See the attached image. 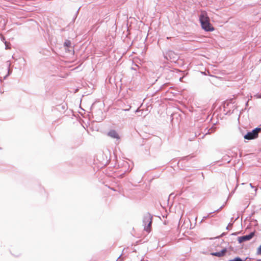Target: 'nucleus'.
Segmentation results:
<instances>
[{"mask_svg": "<svg viewBox=\"0 0 261 261\" xmlns=\"http://www.w3.org/2000/svg\"><path fill=\"white\" fill-rule=\"evenodd\" d=\"M199 21L202 28L207 32H211L214 30V27L210 22L209 17L205 12H201L199 16Z\"/></svg>", "mask_w": 261, "mask_h": 261, "instance_id": "1", "label": "nucleus"}, {"mask_svg": "<svg viewBox=\"0 0 261 261\" xmlns=\"http://www.w3.org/2000/svg\"><path fill=\"white\" fill-rule=\"evenodd\" d=\"M259 132H261V127H256L251 131L247 132L244 138L248 140L255 139L258 137Z\"/></svg>", "mask_w": 261, "mask_h": 261, "instance_id": "2", "label": "nucleus"}, {"mask_svg": "<svg viewBox=\"0 0 261 261\" xmlns=\"http://www.w3.org/2000/svg\"><path fill=\"white\" fill-rule=\"evenodd\" d=\"M152 216L149 213L145 214L143 217V223L144 226V229L149 232L152 224Z\"/></svg>", "mask_w": 261, "mask_h": 261, "instance_id": "3", "label": "nucleus"}, {"mask_svg": "<svg viewBox=\"0 0 261 261\" xmlns=\"http://www.w3.org/2000/svg\"><path fill=\"white\" fill-rule=\"evenodd\" d=\"M255 235L254 232H251L249 234L243 236L241 237H239L238 238V240L239 243H242L244 242H246L247 241L250 240Z\"/></svg>", "mask_w": 261, "mask_h": 261, "instance_id": "4", "label": "nucleus"}, {"mask_svg": "<svg viewBox=\"0 0 261 261\" xmlns=\"http://www.w3.org/2000/svg\"><path fill=\"white\" fill-rule=\"evenodd\" d=\"M108 136L110 137L116 139L117 140L120 139V137L118 133L114 129L110 130L107 134Z\"/></svg>", "mask_w": 261, "mask_h": 261, "instance_id": "5", "label": "nucleus"}, {"mask_svg": "<svg viewBox=\"0 0 261 261\" xmlns=\"http://www.w3.org/2000/svg\"><path fill=\"white\" fill-rule=\"evenodd\" d=\"M227 250L226 248H223L219 252H216L211 253V254L213 256H218V257H222L224 256L226 253Z\"/></svg>", "mask_w": 261, "mask_h": 261, "instance_id": "6", "label": "nucleus"}, {"mask_svg": "<svg viewBox=\"0 0 261 261\" xmlns=\"http://www.w3.org/2000/svg\"><path fill=\"white\" fill-rule=\"evenodd\" d=\"M64 46L67 47H71V43L69 40H66L64 43Z\"/></svg>", "mask_w": 261, "mask_h": 261, "instance_id": "7", "label": "nucleus"}, {"mask_svg": "<svg viewBox=\"0 0 261 261\" xmlns=\"http://www.w3.org/2000/svg\"><path fill=\"white\" fill-rule=\"evenodd\" d=\"M228 261H244V260L238 256L232 259L229 260Z\"/></svg>", "mask_w": 261, "mask_h": 261, "instance_id": "8", "label": "nucleus"}, {"mask_svg": "<svg viewBox=\"0 0 261 261\" xmlns=\"http://www.w3.org/2000/svg\"><path fill=\"white\" fill-rule=\"evenodd\" d=\"M215 131V128L211 127L210 129L208 130V132L206 134H211L214 133Z\"/></svg>", "mask_w": 261, "mask_h": 261, "instance_id": "9", "label": "nucleus"}, {"mask_svg": "<svg viewBox=\"0 0 261 261\" xmlns=\"http://www.w3.org/2000/svg\"><path fill=\"white\" fill-rule=\"evenodd\" d=\"M232 227V223H229L228 224V225L226 228L227 230H230V229H231Z\"/></svg>", "mask_w": 261, "mask_h": 261, "instance_id": "10", "label": "nucleus"}, {"mask_svg": "<svg viewBox=\"0 0 261 261\" xmlns=\"http://www.w3.org/2000/svg\"><path fill=\"white\" fill-rule=\"evenodd\" d=\"M257 254L259 255H261V245L259 246V247L257 248Z\"/></svg>", "mask_w": 261, "mask_h": 261, "instance_id": "11", "label": "nucleus"}, {"mask_svg": "<svg viewBox=\"0 0 261 261\" xmlns=\"http://www.w3.org/2000/svg\"><path fill=\"white\" fill-rule=\"evenodd\" d=\"M223 205L221 206L219 209L216 210L215 211H214L213 212L210 213V214H212L215 212H219L220 210H221L223 208Z\"/></svg>", "mask_w": 261, "mask_h": 261, "instance_id": "12", "label": "nucleus"}, {"mask_svg": "<svg viewBox=\"0 0 261 261\" xmlns=\"http://www.w3.org/2000/svg\"><path fill=\"white\" fill-rule=\"evenodd\" d=\"M208 217H209V215H207V216H204V217H203V218H202V220H201V221H204V220H205L206 219H207Z\"/></svg>", "mask_w": 261, "mask_h": 261, "instance_id": "13", "label": "nucleus"}, {"mask_svg": "<svg viewBox=\"0 0 261 261\" xmlns=\"http://www.w3.org/2000/svg\"><path fill=\"white\" fill-rule=\"evenodd\" d=\"M225 234H226V233L223 232V233H222V234H221L219 237H218V238L222 237H223L224 236H225Z\"/></svg>", "mask_w": 261, "mask_h": 261, "instance_id": "14", "label": "nucleus"}, {"mask_svg": "<svg viewBox=\"0 0 261 261\" xmlns=\"http://www.w3.org/2000/svg\"><path fill=\"white\" fill-rule=\"evenodd\" d=\"M5 44L6 45V49H7L9 48V47H8V45L7 44V42L6 41L5 42Z\"/></svg>", "mask_w": 261, "mask_h": 261, "instance_id": "15", "label": "nucleus"}, {"mask_svg": "<svg viewBox=\"0 0 261 261\" xmlns=\"http://www.w3.org/2000/svg\"><path fill=\"white\" fill-rule=\"evenodd\" d=\"M250 186H251V187L253 188L252 184H250Z\"/></svg>", "mask_w": 261, "mask_h": 261, "instance_id": "16", "label": "nucleus"}, {"mask_svg": "<svg viewBox=\"0 0 261 261\" xmlns=\"http://www.w3.org/2000/svg\"><path fill=\"white\" fill-rule=\"evenodd\" d=\"M138 111H139V109H138L136 111V112H138Z\"/></svg>", "mask_w": 261, "mask_h": 261, "instance_id": "17", "label": "nucleus"}, {"mask_svg": "<svg viewBox=\"0 0 261 261\" xmlns=\"http://www.w3.org/2000/svg\"><path fill=\"white\" fill-rule=\"evenodd\" d=\"M2 40H5V38L4 37H2Z\"/></svg>", "mask_w": 261, "mask_h": 261, "instance_id": "18", "label": "nucleus"}, {"mask_svg": "<svg viewBox=\"0 0 261 261\" xmlns=\"http://www.w3.org/2000/svg\"><path fill=\"white\" fill-rule=\"evenodd\" d=\"M246 106H248V102H246Z\"/></svg>", "mask_w": 261, "mask_h": 261, "instance_id": "19", "label": "nucleus"}, {"mask_svg": "<svg viewBox=\"0 0 261 261\" xmlns=\"http://www.w3.org/2000/svg\"><path fill=\"white\" fill-rule=\"evenodd\" d=\"M123 174H121V175H120V176H121V177H123Z\"/></svg>", "mask_w": 261, "mask_h": 261, "instance_id": "20", "label": "nucleus"}, {"mask_svg": "<svg viewBox=\"0 0 261 261\" xmlns=\"http://www.w3.org/2000/svg\"><path fill=\"white\" fill-rule=\"evenodd\" d=\"M1 149V148H0V149Z\"/></svg>", "mask_w": 261, "mask_h": 261, "instance_id": "21", "label": "nucleus"}]
</instances>
